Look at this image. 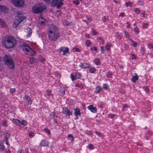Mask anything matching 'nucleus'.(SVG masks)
Masks as SVG:
<instances>
[{
    "label": "nucleus",
    "mask_w": 153,
    "mask_h": 153,
    "mask_svg": "<svg viewBox=\"0 0 153 153\" xmlns=\"http://www.w3.org/2000/svg\"><path fill=\"white\" fill-rule=\"evenodd\" d=\"M47 32L49 39L51 40L55 41L59 37L58 29L57 27L53 25L49 26Z\"/></svg>",
    "instance_id": "1"
},
{
    "label": "nucleus",
    "mask_w": 153,
    "mask_h": 153,
    "mask_svg": "<svg viewBox=\"0 0 153 153\" xmlns=\"http://www.w3.org/2000/svg\"><path fill=\"white\" fill-rule=\"evenodd\" d=\"M16 43L15 39L13 36H6L2 38V45L6 48H10L13 47Z\"/></svg>",
    "instance_id": "2"
},
{
    "label": "nucleus",
    "mask_w": 153,
    "mask_h": 153,
    "mask_svg": "<svg viewBox=\"0 0 153 153\" xmlns=\"http://www.w3.org/2000/svg\"><path fill=\"white\" fill-rule=\"evenodd\" d=\"M46 8V6L43 3L37 4L32 7V11L35 14L39 13H42Z\"/></svg>",
    "instance_id": "3"
},
{
    "label": "nucleus",
    "mask_w": 153,
    "mask_h": 153,
    "mask_svg": "<svg viewBox=\"0 0 153 153\" xmlns=\"http://www.w3.org/2000/svg\"><path fill=\"white\" fill-rule=\"evenodd\" d=\"M22 48L26 54L30 56L35 55L36 51L28 45L24 44L22 45Z\"/></svg>",
    "instance_id": "4"
},
{
    "label": "nucleus",
    "mask_w": 153,
    "mask_h": 153,
    "mask_svg": "<svg viewBox=\"0 0 153 153\" xmlns=\"http://www.w3.org/2000/svg\"><path fill=\"white\" fill-rule=\"evenodd\" d=\"M4 61L10 68L12 69L14 68V63L12 58L10 56L8 55L5 56Z\"/></svg>",
    "instance_id": "5"
},
{
    "label": "nucleus",
    "mask_w": 153,
    "mask_h": 153,
    "mask_svg": "<svg viewBox=\"0 0 153 153\" xmlns=\"http://www.w3.org/2000/svg\"><path fill=\"white\" fill-rule=\"evenodd\" d=\"M63 0H53L51 3L52 6L55 7L56 6L58 8H59L63 4L62 1Z\"/></svg>",
    "instance_id": "6"
},
{
    "label": "nucleus",
    "mask_w": 153,
    "mask_h": 153,
    "mask_svg": "<svg viewBox=\"0 0 153 153\" xmlns=\"http://www.w3.org/2000/svg\"><path fill=\"white\" fill-rule=\"evenodd\" d=\"M26 18L24 16H21L15 20L13 22V26L16 27L17 26L24 20Z\"/></svg>",
    "instance_id": "7"
},
{
    "label": "nucleus",
    "mask_w": 153,
    "mask_h": 153,
    "mask_svg": "<svg viewBox=\"0 0 153 153\" xmlns=\"http://www.w3.org/2000/svg\"><path fill=\"white\" fill-rule=\"evenodd\" d=\"M13 4L16 7H21L24 6L23 0H12Z\"/></svg>",
    "instance_id": "8"
},
{
    "label": "nucleus",
    "mask_w": 153,
    "mask_h": 153,
    "mask_svg": "<svg viewBox=\"0 0 153 153\" xmlns=\"http://www.w3.org/2000/svg\"><path fill=\"white\" fill-rule=\"evenodd\" d=\"M39 22L40 24L42 25H45L47 23V21L46 19L43 17L42 16H40L39 17Z\"/></svg>",
    "instance_id": "9"
},
{
    "label": "nucleus",
    "mask_w": 153,
    "mask_h": 153,
    "mask_svg": "<svg viewBox=\"0 0 153 153\" xmlns=\"http://www.w3.org/2000/svg\"><path fill=\"white\" fill-rule=\"evenodd\" d=\"M8 8L6 6L0 5V12L3 13H7L8 11Z\"/></svg>",
    "instance_id": "10"
},
{
    "label": "nucleus",
    "mask_w": 153,
    "mask_h": 153,
    "mask_svg": "<svg viewBox=\"0 0 153 153\" xmlns=\"http://www.w3.org/2000/svg\"><path fill=\"white\" fill-rule=\"evenodd\" d=\"M63 113L64 114H67L68 116L72 114L71 111H70L67 107H64L63 108Z\"/></svg>",
    "instance_id": "11"
},
{
    "label": "nucleus",
    "mask_w": 153,
    "mask_h": 153,
    "mask_svg": "<svg viewBox=\"0 0 153 153\" xmlns=\"http://www.w3.org/2000/svg\"><path fill=\"white\" fill-rule=\"evenodd\" d=\"M79 66L82 68H88L90 67V65L86 63H81Z\"/></svg>",
    "instance_id": "12"
},
{
    "label": "nucleus",
    "mask_w": 153,
    "mask_h": 153,
    "mask_svg": "<svg viewBox=\"0 0 153 153\" xmlns=\"http://www.w3.org/2000/svg\"><path fill=\"white\" fill-rule=\"evenodd\" d=\"M25 31L27 33V36L29 37L30 36L32 33V30L30 27H27L25 29Z\"/></svg>",
    "instance_id": "13"
},
{
    "label": "nucleus",
    "mask_w": 153,
    "mask_h": 153,
    "mask_svg": "<svg viewBox=\"0 0 153 153\" xmlns=\"http://www.w3.org/2000/svg\"><path fill=\"white\" fill-rule=\"evenodd\" d=\"M88 108L93 113H96L97 111V108L93 105H89L88 106Z\"/></svg>",
    "instance_id": "14"
},
{
    "label": "nucleus",
    "mask_w": 153,
    "mask_h": 153,
    "mask_svg": "<svg viewBox=\"0 0 153 153\" xmlns=\"http://www.w3.org/2000/svg\"><path fill=\"white\" fill-rule=\"evenodd\" d=\"M134 76H133L131 80L133 82H135L138 79V78L137 74L136 73L134 74Z\"/></svg>",
    "instance_id": "15"
},
{
    "label": "nucleus",
    "mask_w": 153,
    "mask_h": 153,
    "mask_svg": "<svg viewBox=\"0 0 153 153\" xmlns=\"http://www.w3.org/2000/svg\"><path fill=\"white\" fill-rule=\"evenodd\" d=\"M12 122L15 124L17 126H20V121L16 119H13L12 120Z\"/></svg>",
    "instance_id": "16"
},
{
    "label": "nucleus",
    "mask_w": 153,
    "mask_h": 153,
    "mask_svg": "<svg viewBox=\"0 0 153 153\" xmlns=\"http://www.w3.org/2000/svg\"><path fill=\"white\" fill-rule=\"evenodd\" d=\"M40 145L42 146H48L47 142L44 140H42L40 142Z\"/></svg>",
    "instance_id": "17"
},
{
    "label": "nucleus",
    "mask_w": 153,
    "mask_h": 153,
    "mask_svg": "<svg viewBox=\"0 0 153 153\" xmlns=\"http://www.w3.org/2000/svg\"><path fill=\"white\" fill-rule=\"evenodd\" d=\"M74 114L76 116L80 115V112L79 109H74Z\"/></svg>",
    "instance_id": "18"
},
{
    "label": "nucleus",
    "mask_w": 153,
    "mask_h": 153,
    "mask_svg": "<svg viewBox=\"0 0 153 153\" xmlns=\"http://www.w3.org/2000/svg\"><path fill=\"white\" fill-rule=\"evenodd\" d=\"M124 32L125 36H126V37L127 38H128L130 41H132V39L130 38L128 32L125 30L124 31Z\"/></svg>",
    "instance_id": "19"
},
{
    "label": "nucleus",
    "mask_w": 153,
    "mask_h": 153,
    "mask_svg": "<svg viewBox=\"0 0 153 153\" xmlns=\"http://www.w3.org/2000/svg\"><path fill=\"white\" fill-rule=\"evenodd\" d=\"M111 47V45L109 43H107L105 45V48L107 51H110V48Z\"/></svg>",
    "instance_id": "20"
},
{
    "label": "nucleus",
    "mask_w": 153,
    "mask_h": 153,
    "mask_svg": "<svg viewBox=\"0 0 153 153\" xmlns=\"http://www.w3.org/2000/svg\"><path fill=\"white\" fill-rule=\"evenodd\" d=\"M97 39L101 44L103 45L104 43L105 40L102 38L98 37H97Z\"/></svg>",
    "instance_id": "21"
},
{
    "label": "nucleus",
    "mask_w": 153,
    "mask_h": 153,
    "mask_svg": "<svg viewBox=\"0 0 153 153\" xmlns=\"http://www.w3.org/2000/svg\"><path fill=\"white\" fill-rule=\"evenodd\" d=\"M81 76L79 73H75L74 75V77L76 79H79L81 78Z\"/></svg>",
    "instance_id": "22"
},
{
    "label": "nucleus",
    "mask_w": 153,
    "mask_h": 153,
    "mask_svg": "<svg viewBox=\"0 0 153 153\" xmlns=\"http://www.w3.org/2000/svg\"><path fill=\"white\" fill-rule=\"evenodd\" d=\"M108 117L112 119L116 118L117 116L116 115L112 114H109L108 115Z\"/></svg>",
    "instance_id": "23"
},
{
    "label": "nucleus",
    "mask_w": 153,
    "mask_h": 153,
    "mask_svg": "<svg viewBox=\"0 0 153 153\" xmlns=\"http://www.w3.org/2000/svg\"><path fill=\"white\" fill-rule=\"evenodd\" d=\"M20 125L22 124L23 126H26L27 124V121L25 120H22V121H20Z\"/></svg>",
    "instance_id": "24"
},
{
    "label": "nucleus",
    "mask_w": 153,
    "mask_h": 153,
    "mask_svg": "<svg viewBox=\"0 0 153 153\" xmlns=\"http://www.w3.org/2000/svg\"><path fill=\"white\" fill-rule=\"evenodd\" d=\"M25 98L27 101L28 104H31V101L30 100V97L27 96H25Z\"/></svg>",
    "instance_id": "25"
},
{
    "label": "nucleus",
    "mask_w": 153,
    "mask_h": 153,
    "mask_svg": "<svg viewBox=\"0 0 153 153\" xmlns=\"http://www.w3.org/2000/svg\"><path fill=\"white\" fill-rule=\"evenodd\" d=\"M125 4L127 7L128 6H132L133 3L131 2H126L125 3Z\"/></svg>",
    "instance_id": "26"
},
{
    "label": "nucleus",
    "mask_w": 153,
    "mask_h": 153,
    "mask_svg": "<svg viewBox=\"0 0 153 153\" xmlns=\"http://www.w3.org/2000/svg\"><path fill=\"white\" fill-rule=\"evenodd\" d=\"M89 71L91 73H94L96 71V69L90 67Z\"/></svg>",
    "instance_id": "27"
},
{
    "label": "nucleus",
    "mask_w": 153,
    "mask_h": 153,
    "mask_svg": "<svg viewBox=\"0 0 153 153\" xmlns=\"http://www.w3.org/2000/svg\"><path fill=\"white\" fill-rule=\"evenodd\" d=\"M65 48H66L65 47H61L58 50V51L59 52L62 51L63 52V51H64V50H65Z\"/></svg>",
    "instance_id": "28"
},
{
    "label": "nucleus",
    "mask_w": 153,
    "mask_h": 153,
    "mask_svg": "<svg viewBox=\"0 0 153 153\" xmlns=\"http://www.w3.org/2000/svg\"><path fill=\"white\" fill-rule=\"evenodd\" d=\"M99 60H100V59H98V58H96V59H94V62L97 65H98L100 63Z\"/></svg>",
    "instance_id": "29"
},
{
    "label": "nucleus",
    "mask_w": 153,
    "mask_h": 153,
    "mask_svg": "<svg viewBox=\"0 0 153 153\" xmlns=\"http://www.w3.org/2000/svg\"><path fill=\"white\" fill-rule=\"evenodd\" d=\"M101 89L100 87H97L96 88V91H95V93H99L100 91H101Z\"/></svg>",
    "instance_id": "30"
},
{
    "label": "nucleus",
    "mask_w": 153,
    "mask_h": 153,
    "mask_svg": "<svg viewBox=\"0 0 153 153\" xmlns=\"http://www.w3.org/2000/svg\"><path fill=\"white\" fill-rule=\"evenodd\" d=\"M134 31L136 33V34H137L139 33V30L138 27H136L134 28Z\"/></svg>",
    "instance_id": "31"
},
{
    "label": "nucleus",
    "mask_w": 153,
    "mask_h": 153,
    "mask_svg": "<svg viewBox=\"0 0 153 153\" xmlns=\"http://www.w3.org/2000/svg\"><path fill=\"white\" fill-rule=\"evenodd\" d=\"M2 125L3 126H7V121L5 120H4L2 121Z\"/></svg>",
    "instance_id": "32"
},
{
    "label": "nucleus",
    "mask_w": 153,
    "mask_h": 153,
    "mask_svg": "<svg viewBox=\"0 0 153 153\" xmlns=\"http://www.w3.org/2000/svg\"><path fill=\"white\" fill-rule=\"evenodd\" d=\"M68 138L72 141L74 140L73 137L71 134H69L68 135Z\"/></svg>",
    "instance_id": "33"
},
{
    "label": "nucleus",
    "mask_w": 153,
    "mask_h": 153,
    "mask_svg": "<svg viewBox=\"0 0 153 153\" xmlns=\"http://www.w3.org/2000/svg\"><path fill=\"white\" fill-rule=\"evenodd\" d=\"M4 137H5V139L4 140V141L6 142V144L7 145H9V144L7 138V136L4 135Z\"/></svg>",
    "instance_id": "34"
},
{
    "label": "nucleus",
    "mask_w": 153,
    "mask_h": 153,
    "mask_svg": "<svg viewBox=\"0 0 153 153\" xmlns=\"http://www.w3.org/2000/svg\"><path fill=\"white\" fill-rule=\"evenodd\" d=\"M69 49L68 48H66L64 50V51H63V55H65L68 52Z\"/></svg>",
    "instance_id": "35"
},
{
    "label": "nucleus",
    "mask_w": 153,
    "mask_h": 153,
    "mask_svg": "<svg viewBox=\"0 0 153 153\" xmlns=\"http://www.w3.org/2000/svg\"><path fill=\"white\" fill-rule=\"evenodd\" d=\"M92 34L93 35H96L98 34V32H97L95 30H94L93 29H92Z\"/></svg>",
    "instance_id": "36"
},
{
    "label": "nucleus",
    "mask_w": 153,
    "mask_h": 153,
    "mask_svg": "<svg viewBox=\"0 0 153 153\" xmlns=\"http://www.w3.org/2000/svg\"><path fill=\"white\" fill-rule=\"evenodd\" d=\"M29 136L30 137H32L34 136V133L32 131H30L29 132Z\"/></svg>",
    "instance_id": "37"
},
{
    "label": "nucleus",
    "mask_w": 153,
    "mask_h": 153,
    "mask_svg": "<svg viewBox=\"0 0 153 153\" xmlns=\"http://www.w3.org/2000/svg\"><path fill=\"white\" fill-rule=\"evenodd\" d=\"M44 131L46 132L48 135H50L51 134L50 131L48 128H46L44 129Z\"/></svg>",
    "instance_id": "38"
},
{
    "label": "nucleus",
    "mask_w": 153,
    "mask_h": 153,
    "mask_svg": "<svg viewBox=\"0 0 153 153\" xmlns=\"http://www.w3.org/2000/svg\"><path fill=\"white\" fill-rule=\"evenodd\" d=\"M86 45L87 47H89V45H91V42H90V40H88L86 42Z\"/></svg>",
    "instance_id": "39"
},
{
    "label": "nucleus",
    "mask_w": 153,
    "mask_h": 153,
    "mask_svg": "<svg viewBox=\"0 0 153 153\" xmlns=\"http://www.w3.org/2000/svg\"><path fill=\"white\" fill-rule=\"evenodd\" d=\"M148 23H143V28H146L148 26Z\"/></svg>",
    "instance_id": "40"
},
{
    "label": "nucleus",
    "mask_w": 153,
    "mask_h": 153,
    "mask_svg": "<svg viewBox=\"0 0 153 153\" xmlns=\"http://www.w3.org/2000/svg\"><path fill=\"white\" fill-rule=\"evenodd\" d=\"M4 146L2 143H0V149L2 151H3L4 150Z\"/></svg>",
    "instance_id": "41"
},
{
    "label": "nucleus",
    "mask_w": 153,
    "mask_h": 153,
    "mask_svg": "<svg viewBox=\"0 0 153 153\" xmlns=\"http://www.w3.org/2000/svg\"><path fill=\"white\" fill-rule=\"evenodd\" d=\"M112 76V74L111 72H108L106 74L107 77L108 78L111 77Z\"/></svg>",
    "instance_id": "42"
},
{
    "label": "nucleus",
    "mask_w": 153,
    "mask_h": 153,
    "mask_svg": "<svg viewBox=\"0 0 153 153\" xmlns=\"http://www.w3.org/2000/svg\"><path fill=\"white\" fill-rule=\"evenodd\" d=\"M95 133L98 136L101 137H103L101 133L98 132L97 131H95Z\"/></svg>",
    "instance_id": "43"
},
{
    "label": "nucleus",
    "mask_w": 153,
    "mask_h": 153,
    "mask_svg": "<svg viewBox=\"0 0 153 153\" xmlns=\"http://www.w3.org/2000/svg\"><path fill=\"white\" fill-rule=\"evenodd\" d=\"M135 12L137 14H138L140 13V10L137 8L135 9Z\"/></svg>",
    "instance_id": "44"
},
{
    "label": "nucleus",
    "mask_w": 153,
    "mask_h": 153,
    "mask_svg": "<svg viewBox=\"0 0 153 153\" xmlns=\"http://www.w3.org/2000/svg\"><path fill=\"white\" fill-rule=\"evenodd\" d=\"M101 53L102 54H103L105 53L104 48L103 47H101Z\"/></svg>",
    "instance_id": "45"
},
{
    "label": "nucleus",
    "mask_w": 153,
    "mask_h": 153,
    "mask_svg": "<svg viewBox=\"0 0 153 153\" xmlns=\"http://www.w3.org/2000/svg\"><path fill=\"white\" fill-rule=\"evenodd\" d=\"M141 53L143 55L145 53V49L144 48L142 47L141 48Z\"/></svg>",
    "instance_id": "46"
},
{
    "label": "nucleus",
    "mask_w": 153,
    "mask_h": 153,
    "mask_svg": "<svg viewBox=\"0 0 153 153\" xmlns=\"http://www.w3.org/2000/svg\"><path fill=\"white\" fill-rule=\"evenodd\" d=\"M51 115H53V119L55 120H57V116L56 115H54V114L53 113H51Z\"/></svg>",
    "instance_id": "47"
},
{
    "label": "nucleus",
    "mask_w": 153,
    "mask_h": 153,
    "mask_svg": "<svg viewBox=\"0 0 153 153\" xmlns=\"http://www.w3.org/2000/svg\"><path fill=\"white\" fill-rule=\"evenodd\" d=\"M0 24L3 26H5V22L1 19H0Z\"/></svg>",
    "instance_id": "48"
},
{
    "label": "nucleus",
    "mask_w": 153,
    "mask_h": 153,
    "mask_svg": "<svg viewBox=\"0 0 153 153\" xmlns=\"http://www.w3.org/2000/svg\"><path fill=\"white\" fill-rule=\"evenodd\" d=\"M91 51H97V48L95 46H93L91 48Z\"/></svg>",
    "instance_id": "49"
},
{
    "label": "nucleus",
    "mask_w": 153,
    "mask_h": 153,
    "mask_svg": "<svg viewBox=\"0 0 153 153\" xmlns=\"http://www.w3.org/2000/svg\"><path fill=\"white\" fill-rule=\"evenodd\" d=\"M70 76L71 78L72 79V81H74L75 79H76L74 77V75L73 74H71Z\"/></svg>",
    "instance_id": "50"
},
{
    "label": "nucleus",
    "mask_w": 153,
    "mask_h": 153,
    "mask_svg": "<svg viewBox=\"0 0 153 153\" xmlns=\"http://www.w3.org/2000/svg\"><path fill=\"white\" fill-rule=\"evenodd\" d=\"M77 87H79L80 88H83V85L82 84H79V83L76 85Z\"/></svg>",
    "instance_id": "51"
},
{
    "label": "nucleus",
    "mask_w": 153,
    "mask_h": 153,
    "mask_svg": "<svg viewBox=\"0 0 153 153\" xmlns=\"http://www.w3.org/2000/svg\"><path fill=\"white\" fill-rule=\"evenodd\" d=\"M16 91V89L14 88H12L10 89V92L11 93H14Z\"/></svg>",
    "instance_id": "52"
},
{
    "label": "nucleus",
    "mask_w": 153,
    "mask_h": 153,
    "mask_svg": "<svg viewBox=\"0 0 153 153\" xmlns=\"http://www.w3.org/2000/svg\"><path fill=\"white\" fill-rule=\"evenodd\" d=\"M103 87V88L106 90H107L108 88V85L106 84H104Z\"/></svg>",
    "instance_id": "53"
},
{
    "label": "nucleus",
    "mask_w": 153,
    "mask_h": 153,
    "mask_svg": "<svg viewBox=\"0 0 153 153\" xmlns=\"http://www.w3.org/2000/svg\"><path fill=\"white\" fill-rule=\"evenodd\" d=\"M73 2L74 3V4H75L76 5L78 4L79 2L78 0H76L74 1Z\"/></svg>",
    "instance_id": "54"
},
{
    "label": "nucleus",
    "mask_w": 153,
    "mask_h": 153,
    "mask_svg": "<svg viewBox=\"0 0 153 153\" xmlns=\"http://www.w3.org/2000/svg\"><path fill=\"white\" fill-rule=\"evenodd\" d=\"M46 94H47L48 96H50L51 94V91L50 90H48L47 91L46 93Z\"/></svg>",
    "instance_id": "55"
},
{
    "label": "nucleus",
    "mask_w": 153,
    "mask_h": 153,
    "mask_svg": "<svg viewBox=\"0 0 153 153\" xmlns=\"http://www.w3.org/2000/svg\"><path fill=\"white\" fill-rule=\"evenodd\" d=\"M24 151L22 149H19L18 151V153H24Z\"/></svg>",
    "instance_id": "56"
},
{
    "label": "nucleus",
    "mask_w": 153,
    "mask_h": 153,
    "mask_svg": "<svg viewBox=\"0 0 153 153\" xmlns=\"http://www.w3.org/2000/svg\"><path fill=\"white\" fill-rule=\"evenodd\" d=\"M88 148L91 149H93V146L91 144H89L88 146Z\"/></svg>",
    "instance_id": "57"
},
{
    "label": "nucleus",
    "mask_w": 153,
    "mask_h": 153,
    "mask_svg": "<svg viewBox=\"0 0 153 153\" xmlns=\"http://www.w3.org/2000/svg\"><path fill=\"white\" fill-rule=\"evenodd\" d=\"M131 56L132 59H135L136 58V56L134 54H131Z\"/></svg>",
    "instance_id": "58"
},
{
    "label": "nucleus",
    "mask_w": 153,
    "mask_h": 153,
    "mask_svg": "<svg viewBox=\"0 0 153 153\" xmlns=\"http://www.w3.org/2000/svg\"><path fill=\"white\" fill-rule=\"evenodd\" d=\"M133 46L134 47H136L137 45V43L133 41Z\"/></svg>",
    "instance_id": "59"
},
{
    "label": "nucleus",
    "mask_w": 153,
    "mask_h": 153,
    "mask_svg": "<svg viewBox=\"0 0 153 153\" xmlns=\"http://www.w3.org/2000/svg\"><path fill=\"white\" fill-rule=\"evenodd\" d=\"M142 14L143 15L142 17L143 18H145L146 16V15L145 13L144 12H142Z\"/></svg>",
    "instance_id": "60"
},
{
    "label": "nucleus",
    "mask_w": 153,
    "mask_h": 153,
    "mask_svg": "<svg viewBox=\"0 0 153 153\" xmlns=\"http://www.w3.org/2000/svg\"><path fill=\"white\" fill-rule=\"evenodd\" d=\"M127 24L128 25L127 26V28H129L130 26V24L128 22H127Z\"/></svg>",
    "instance_id": "61"
},
{
    "label": "nucleus",
    "mask_w": 153,
    "mask_h": 153,
    "mask_svg": "<svg viewBox=\"0 0 153 153\" xmlns=\"http://www.w3.org/2000/svg\"><path fill=\"white\" fill-rule=\"evenodd\" d=\"M73 49L74 50V51H76V52H79V50L78 48H75L74 49Z\"/></svg>",
    "instance_id": "62"
},
{
    "label": "nucleus",
    "mask_w": 153,
    "mask_h": 153,
    "mask_svg": "<svg viewBox=\"0 0 153 153\" xmlns=\"http://www.w3.org/2000/svg\"><path fill=\"white\" fill-rule=\"evenodd\" d=\"M125 15V14L124 13H120V14L119 15V16L123 17Z\"/></svg>",
    "instance_id": "63"
},
{
    "label": "nucleus",
    "mask_w": 153,
    "mask_h": 153,
    "mask_svg": "<svg viewBox=\"0 0 153 153\" xmlns=\"http://www.w3.org/2000/svg\"><path fill=\"white\" fill-rule=\"evenodd\" d=\"M148 46L149 48H153V45L151 44H149L148 45Z\"/></svg>",
    "instance_id": "64"
}]
</instances>
